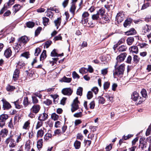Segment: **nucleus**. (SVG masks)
<instances>
[{
    "label": "nucleus",
    "mask_w": 151,
    "mask_h": 151,
    "mask_svg": "<svg viewBox=\"0 0 151 151\" xmlns=\"http://www.w3.org/2000/svg\"><path fill=\"white\" fill-rule=\"evenodd\" d=\"M29 41L28 37L24 36L21 37L18 39V42L16 47H17L19 49H21L22 47L26 44Z\"/></svg>",
    "instance_id": "f257e3e1"
},
{
    "label": "nucleus",
    "mask_w": 151,
    "mask_h": 151,
    "mask_svg": "<svg viewBox=\"0 0 151 151\" xmlns=\"http://www.w3.org/2000/svg\"><path fill=\"white\" fill-rule=\"evenodd\" d=\"M132 99L134 101H136L137 105L140 104L143 102L142 99L139 96L138 93L136 91L134 92L132 95Z\"/></svg>",
    "instance_id": "f03ea898"
},
{
    "label": "nucleus",
    "mask_w": 151,
    "mask_h": 151,
    "mask_svg": "<svg viewBox=\"0 0 151 151\" xmlns=\"http://www.w3.org/2000/svg\"><path fill=\"white\" fill-rule=\"evenodd\" d=\"M15 137L13 135H10V137L7 138L5 141V142L7 144L9 143V147H14L16 145V142L15 140Z\"/></svg>",
    "instance_id": "7ed1b4c3"
},
{
    "label": "nucleus",
    "mask_w": 151,
    "mask_h": 151,
    "mask_svg": "<svg viewBox=\"0 0 151 151\" xmlns=\"http://www.w3.org/2000/svg\"><path fill=\"white\" fill-rule=\"evenodd\" d=\"M124 64H122L119 66L116 70L115 71L113 75L114 76H118L121 74H123L124 70Z\"/></svg>",
    "instance_id": "20e7f679"
},
{
    "label": "nucleus",
    "mask_w": 151,
    "mask_h": 151,
    "mask_svg": "<svg viewBox=\"0 0 151 151\" xmlns=\"http://www.w3.org/2000/svg\"><path fill=\"white\" fill-rule=\"evenodd\" d=\"M127 56V54L125 52H124L119 55L116 58V64L115 66L116 68L120 63L123 62Z\"/></svg>",
    "instance_id": "39448f33"
},
{
    "label": "nucleus",
    "mask_w": 151,
    "mask_h": 151,
    "mask_svg": "<svg viewBox=\"0 0 151 151\" xmlns=\"http://www.w3.org/2000/svg\"><path fill=\"white\" fill-rule=\"evenodd\" d=\"M79 102L78 100V97H76L73 100L71 104V111L72 112H74L79 108L78 104Z\"/></svg>",
    "instance_id": "423d86ee"
},
{
    "label": "nucleus",
    "mask_w": 151,
    "mask_h": 151,
    "mask_svg": "<svg viewBox=\"0 0 151 151\" xmlns=\"http://www.w3.org/2000/svg\"><path fill=\"white\" fill-rule=\"evenodd\" d=\"M9 116L6 114H2L0 116V127H2L5 124L6 120L8 118Z\"/></svg>",
    "instance_id": "0eeeda50"
},
{
    "label": "nucleus",
    "mask_w": 151,
    "mask_h": 151,
    "mask_svg": "<svg viewBox=\"0 0 151 151\" xmlns=\"http://www.w3.org/2000/svg\"><path fill=\"white\" fill-rule=\"evenodd\" d=\"M73 92V90L70 88H64L62 90V93L63 94L68 96H70Z\"/></svg>",
    "instance_id": "6e6552de"
},
{
    "label": "nucleus",
    "mask_w": 151,
    "mask_h": 151,
    "mask_svg": "<svg viewBox=\"0 0 151 151\" xmlns=\"http://www.w3.org/2000/svg\"><path fill=\"white\" fill-rule=\"evenodd\" d=\"M40 106L38 104H34L31 109V112L33 113L36 114L40 110Z\"/></svg>",
    "instance_id": "1a4fd4ad"
},
{
    "label": "nucleus",
    "mask_w": 151,
    "mask_h": 151,
    "mask_svg": "<svg viewBox=\"0 0 151 151\" xmlns=\"http://www.w3.org/2000/svg\"><path fill=\"white\" fill-rule=\"evenodd\" d=\"M1 101L3 103V109L4 110H8L11 107V106L10 104L5 100L3 99Z\"/></svg>",
    "instance_id": "9d476101"
},
{
    "label": "nucleus",
    "mask_w": 151,
    "mask_h": 151,
    "mask_svg": "<svg viewBox=\"0 0 151 151\" xmlns=\"http://www.w3.org/2000/svg\"><path fill=\"white\" fill-rule=\"evenodd\" d=\"M48 117V115L45 113L41 114L39 115L38 119L39 121L43 122L46 120Z\"/></svg>",
    "instance_id": "9b49d317"
},
{
    "label": "nucleus",
    "mask_w": 151,
    "mask_h": 151,
    "mask_svg": "<svg viewBox=\"0 0 151 151\" xmlns=\"http://www.w3.org/2000/svg\"><path fill=\"white\" fill-rule=\"evenodd\" d=\"M116 19L118 22L120 23L124 20V15L122 13L119 12L117 14Z\"/></svg>",
    "instance_id": "f8f14e48"
},
{
    "label": "nucleus",
    "mask_w": 151,
    "mask_h": 151,
    "mask_svg": "<svg viewBox=\"0 0 151 151\" xmlns=\"http://www.w3.org/2000/svg\"><path fill=\"white\" fill-rule=\"evenodd\" d=\"M16 116L14 118V121L13 122L12 119H11L8 123V127L11 129H14L16 123V121L17 120Z\"/></svg>",
    "instance_id": "ddd939ff"
},
{
    "label": "nucleus",
    "mask_w": 151,
    "mask_h": 151,
    "mask_svg": "<svg viewBox=\"0 0 151 151\" xmlns=\"http://www.w3.org/2000/svg\"><path fill=\"white\" fill-rule=\"evenodd\" d=\"M151 29V27L147 24L144 26L142 27V32L143 34H144L145 33L149 32Z\"/></svg>",
    "instance_id": "4468645a"
},
{
    "label": "nucleus",
    "mask_w": 151,
    "mask_h": 151,
    "mask_svg": "<svg viewBox=\"0 0 151 151\" xmlns=\"http://www.w3.org/2000/svg\"><path fill=\"white\" fill-rule=\"evenodd\" d=\"M19 74V70L18 69H16L14 71L13 77V80L16 81L18 79Z\"/></svg>",
    "instance_id": "2eb2a0df"
},
{
    "label": "nucleus",
    "mask_w": 151,
    "mask_h": 151,
    "mask_svg": "<svg viewBox=\"0 0 151 151\" xmlns=\"http://www.w3.org/2000/svg\"><path fill=\"white\" fill-rule=\"evenodd\" d=\"M132 22V19L131 18H128L125 20L124 24V26L125 27H129Z\"/></svg>",
    "instance_id": "dca6fc26"
},
{
    "label": "nucleus",
    "mask_w": 151,
    "mask_h": 151,
    "mask_svg": "<svg viewBox=\"0 0 151 151\" xmlns=\"http://www.w3.org/2000/svg\"><path fill=\"white\" fill-rule=\"evenodd\" d=\"M8 133V130L6 129H2L0 132V135L2 137L6 136Z\"/></svg>",
    "instance_id": "f3484780"
},
{
    "label": "nucleus",
    "mask_w": 151,
    "mask_h": 151,
    "mask_svg": "<svg viewBox=\"0 0 151 151\" xmlns=\"http://www.w3.org/2000/svg\"><path fill=\"white\" fill-rule=\"evenodd\" d=\"M12 52L10 48L7 49L4 52V55L7 58L9 57L11 55Z\"/></svg>",
    "instance_id": "a211bd4d"
},
{
    "label": "nucleus",
    "mask_w": 151,
    "mask_h": 151,
    "mask_svg": "<svg viewBox=\"0 0 151 151\" xmlns=\"http://www.w3.org/2000/svg\"><path fill=\"white\" fill-rule=\"evenodd\" d=\"M61 21V18L60 17L58 18L57 19L54 21V23L55 26L56 27L57 29H58L59 26H60Z\"/></svg>",
    "instance_id": "6ab92c4d"
},
{
    "label": "nucleus",
    "mask_w": 151,
    "mask_h": 151,
    "mask_svg": "<svg viewBox=\"0 0 151 151\" xmlns=\"http://www.w3.org/2000/svg\"><path fill=\"white\" fill-rule=\"evenodd\" d=\"M30 104V102L29 101L27 97H24V99L23 102V104L24 107H27Z\"/></svg>",
    "instance_id": "aec40b11"
},
{
    "label": "nucleus",
    "mask_w": 151,
    "mask_h": 151,
    "mask_svg": "<svg viewBox=\"0 0 151 151\" xmlns=\"http://www.w3.org/2000/svg\"><path fill=\"white\" fill-rule=\"evenodd\" d=\"M21 8V6L19 4H16L14 5L13 7V10L14 13H16L17 12L19 11Z\"/></svg>",
    "instance_id": "412c9836"
},
{
    "label": "nucleus",
    "mask_w": 151,
    "mask_h": 151,
    "mask_svg": "<svg viewBox=\"0 0 151 151\" xmlns=\"http://www.w3.org/2000/svg\"><path fill=\"white\" fill-rule=\"evenodd\" d=\"M46 51L44 50L43 51L42 53L40 55V60L42 61L44 60L46 57Z\"/></svg>",
    "instance_id": "4be33fe9"
},
{
    "label": "nucleus",
    "mask_w": 151,
    "mask_h": 151,
    "mask_svg": "<svg viewBox=\"0 0 151 151\" xmlns=\"http://www.w3.org/2000/svg\"><path fill=\"white\" fill-rule=\"evenodd\" d=\"M136 33V31L133 28H131L129 31L126 32V35H133Z\"/></svg>",
    "instance_id": "5701e85b"
},
{
    "label": "nucleus",
    "mask_w": 151,
    "mask_h": 151,
    "mask_svg": "<svg viewBox=\"0 0 151 151\" xmlns=\"http://www.w3.org/2000/svg\"><path fill=\"white\" fill-rule=\"evenodd\" d=\"M21 102L19 101V100H18L14 102L15 107L18 109H21L23 107V106L20 104Z\"/></svg>",
    "instance_id": "b1692460"
},
{
    "label": "nucleus",
    "mask_w": 151,
    "mask_h": 151,
    "mask_svg": "<svg viewBox=\"0 0 151 151\" xmlns=\"http://www.w3.org/2000/svg\"><path fill=\"white\" fill-rule=\"evenodd\" d=\"M76 6L75 4H72L70 8V12L72 14L73 16L75 14V12L76 9Z\"/></svg>",
    "instance_id": "393cba45"
},
{
    "label": "nucleus",
    "mask_w": 151,
    "mask_h": 151,
    "mask_svg": "<svg viewBox=\"0 0 151 151\" xmlns=\"http://www.w3.org/2000/svg\"><path fill=\"white\" fill-rule=\"evenodd\" d=\"M129 49L133 53L137 54L138 52V48L136 46H132Z\"/></svg>",
    "instance_id": "a878e982"
},
{
    "label": "nucleus",
    "mask_w": 151,
    "mask_h": 151,
    "mask_svg": "<svg viewBox=\"0 0 151 151\" xmlns=\"http://www.w3.org/2000/svg\"><path fill=\"white\" fill-rule=\"evenodd\" d=\"M52 135L51 134V131L49 130L47 133L44 136V139L45 140H47L50 138H51Z\"/></svg>",
    "instance_id": "bb28decb"
},
{
    "label": "nucleus",
    "mask_w": 151,
    "mask_h": 151,
    "mask_svg": "<svg viewBox=\"0 0 151 151\" xmlns=\"http://www.w3.org/2000/svg\"><path fill=\"white\" fill-rule=\"evenodd\" d=\"M44 128H43V129H41L37 131V137H42L43 136L44 134Z\"/></svg>",
    "instance_id": "cd10ccee"
},
{
    "label": "nucleus",
    "mask_w": 151,
    "mask_h": 151,
    "mask_svg": "<svg viewBox=\"0 0 151 151\" xmlns=\"http://www.w3.org/2000/svg\"><path fill=\"white\" fill-rule=\"evenodd\" d=\"M43 144V140L40 139L38 140L37 142V147L38 149L41 148Z\"/></svg>",
    "instance_id": "c85d7f7f"
},
{
    "label": "nucleus",
    "mask_w": 151,
    "mask_h": 151,
    "mask_svg": "<svg viewBox=\"0 0 151 151\" xmlns=\"http://www.w3.org/2000/svg\"><path fill=\"white\" fill-rule=\"evenodd\" d=\"M127 48V47L126 45H122L119 47L117 50L119 52H122L125 51Z\"/></svg>",
    "instance_id": "c756f323"
},
{
    "label": "nucleus",
    "mask_w": 151,
    "mask_h": 151,
    "mask_svg": "<svg viewBox=\"0 0 151 151\" xmlns=\"http://www.w3.org/2000/svg\"><path fill=\"white\" fill-rule=\"evenodd\" d=\"M30 122L29 121H28L25 122L23 127V128L25 129H28L29 127V125Z\"/></svg>",
    "instance_id": "7c9ffc66"
},
{
    "label": "nucleus",
    "mask_w": 151,
    "mask_h": 151,
    "mask_svg": "<svg viewBox=\"0 0 151 151\" xmlns=\"http://www.w3.org/2000/svg\"><path fill=\"white\" fill-rule=\"evenodd\" d=\"M45 13L46 14V15L50 18H52L54 15V14L52 12L49 11L47 9V11L45 12Z\"/></svg>",
    "instance_id": "2f4dec72"
},
{
    "label": "nucleus",
    "mask_w": 151,
    "mask_h": 151,
    "mask_svg": "<svg viewBox=\"0 0 151 151\" xmlns=\"http://www.w3.org/2000/svg\"><path fill=\"white\" fill-rule=\"evenodd\" d=\"M97 12L99 15H100L101 17V16H103L104 15L105 12V10L104 8H102L98 11Z\"/></svg>",
    "instance_id": "473e14b6"
},
{
    "label": "nucleus",
    "mask_w": 151,
    "mask_h": 151,
    "mask_svg": "<svg viewBox=\"0 0 151 151\" xmlns=\"http://www.w3.org/2000/svg\"><path fill=\"white\" fill-rule=\"evenodd\" d=\"M81 143L80 142L76 140L75 142L74 146L76 149H79L81 147Z\"/></svg>",
    "instance_id": "72a5a7b5"
},
{
    "label": "nucleus",
    "mask_w": 151,
    "mask_h": 151,
    "mask_svg": "<svg viewBox=\"0 0 151 151\" xmlns=\"http://www.w3.org/2000/svg\"><path fill=\"white\" fill-rule=\"evenodd\" d=\"M134 41V38L133 37H130L127 38V44L129 45H131Z\"/></svg>",
    "instance_id": "f704fd0d"
},
{
    "label": "nucleus",
    "mask_w": 151,
    "mask_h": 151,
    "mask_svg": "<svg viewBox=\"0 0 151 151\" xmlns=\"http://www.w3.org/2000/svg\"><path fill=\"white\" fill-rule=\"evenodd\" d=\"M43 23L45 26H47L48 25L49 19L45 17H43Z\"/></svg>",
    "instance_id": "c9c22d12"
},
{
    "label": "nucleus",
    "mask_w": 151,
    "mask_h": 151,
    "mask_svg": "<svg viewBox=\"0 0 151 151\" xmlns=\"http://www.w3.org/2000/svg\"><path fill=\"white\" fill-rule=\"evenodd\" d=\"M81 111L79 112H77L74 114L73 115L74 116L77 118L82 117L83 116L82 112L83 111L82 109H81Z\"/></svg>",
    "instance_id": "e433bc0d"
},
{
    "label": "nucleus",
    "mask_w": 151,
    "mask_h": 151,
    "mask_svg": "<svg viewBox=\"0 0 151 151\" xmlns=\"http://www.w3.org/2000/svg\"><path fill=\"white\" fill-rule=\"evenodd\" d=\"M141 139H140V144L139 145V147L141 148L142 150H143L146 147V145L145 143H143V141H142L140 140Z\"/></svg>",
    "instance_id": "4c0bfd02"
},
{
    "label": "nucleus",
    "mask_w": 151,
    "mask_h": 151,
    "mask_svg": "<svg viewBox=\"0 0 151 151\" xmlns=\"http://www.w3.org/2000/svg\"><path fill=\"white\" fill-rule=\"evenodd\" d=\"M62 80L63 81L65 82L70 83L71 81L72 78H67L64 76L62 78Z\"/></svg>",
    "instance_id": "58836bf2"
},
{
    "label": "nucleus",
    "mask_w": 151,
    "mask_h": 151,
    "mask_svg": "<svg viewBox=\"0 0 151 151\" xmlns=\"http://www.w3.org/2000/svg\"><path fill=\"white\" fill-rule=\"evenodd\" d=\"M141 93L142 94V96L146 99L147 98V93L145 89H142V91L141 92Z\"/></svg>",
    "instance_id": "ea45409f"
},
{
    "label": "nucleus",
    "mask_w": 151,
    "mask_h": 151,
    "mask_svg": "<svg viewBox=\"0 0 151 151\" xmlns=\"http://www.w3.org/2000/svg\"><path fill=\"white\" fill-rule=\"evenodd\" d=\"M32 102L34 104H37L39 102L38 100L37 97L36 96H32Z\"/></svg>",
    "instance_id": "a19ab883"
},
{
    "label": "nucleus",
    "mask_w": 151,
    "mask_h": 151,
    "mask_svg": "<svg viewBox=\"0 0 151 151\" xmlns=\"http://www.w3.org/2000/svg\"><path fill=\"white\" fill-rule=\"evenodd\" d=\"M59 116L55 113H53L51 115V118L54 121L57 120Z\"/></svg>",
    "instance_id": "79ce46f5"
},
{
    "label": "nucleus",
    "mask_w": 151,
    "mask_h": 151,
    "mask_svg": "<svg viewBox=\"0 0 151 151\" xmlns=\"http://www.w3.org/2000/svg\"><path fill=\"white\" fill-rule=\"evenodd\" d=\"M92 19L93 20H97L99 18V15L97 12L96 14H93L92 16Z\"/></svg>",
    "instance_id": "37998d69"
},
{
    "label": "nucleus",
    "mask_w": 151,
    "mask_h": 151,
    "mask_svg": "<svg viewBox=\"0 0 151 151\" xmlns=\"http://www.w3.org/2000/svg\"><path fill=\"white\" fill-rule=\"evenodd\" d=\"M83 88L81 87H79L77 89L76 93L77 95L81 96L82 94Z\"/></svg>",
    "instance_id": "c03bdc74"
},
{
    "label": "nucleus",
    "mask_w": 151,
    "mask_h": 151,
    "mask_svg": "<svg viewBox=\"0 0 151 151\" xmlns=\"http://www.w3.org/2000/svg\"><path fill=\"white\" fill-rule=\"evenodd\" d=\"M41 49L39 47L37 48L35 50V56H38L41 52Z\"/></svg>",
    "instance_id": "a18cd8bd"
},
{
    "label": "nucleus",
    "mask_w": 151,
    "mask_h": 151,
    "mask_svg": "<svg viewBox=\"0 0 151 151\" xmlns=\"http://www.w3.org/2000/svg\"><path fill=\"white\" fill-rule=\"evenodd\" d=\"M43 123L42 121H38L36 127V129H37L42 126Z\"/></svg>",
    "instance_id": "49530a36"
},
{
    "label": "nucleus",
    "mask_w": 151,
    "mask_h": 151,
    "mask_svg": "<svg viewBox=\"0 0 151 151\" xmlns=\"http://www.w3.org/2000/svg\"><path fill=\"white\" fill-rule=\"evenodd\" d=\"M42 30V28L41 27H38L37 29L35 30V36H37L40 33Z\"/></svg>",
    "instance_id": "de8ad7c7"
},
{
    "label": "nucleus",
    "mask_w": 151,
    "mask_h": 151,
    "mask_svg": "<svg viewBox=\"0 0 151 151\" xmlns=\"http://www.w3.org/2000/svg\"><path fill=\"white\" fill-rule=\"evenodd\" d=\"M15 89V88L14 87L10 85H8L6 88V89L8 91H12L14 90Z\"/></svg>",
    "instance_id": "09e8293b"
},
{
    "label": "nucleus",
    "mask_w": 151,
    "mask_h": 151,
    "mask_svg": "<svg viewBox=\"0 0 151 151\" xmlns=\"http://www.w3.org/2000/svg\"><path fill=\"white\" fill-rule=\"evenodd\" d=\"M140 60V58L137 55H134L133 57V60L135 63H137Z\"/></svg>",
    "instance_id": "8fccbe9b"
},
{
    "label": "nucleus",
    "mask_w": 151,
    "mask_h": 151,
    "mask_svg": "<svg viewBox=\"0 0 151 151\" xmlns=\"http://www.w3.org/2000/svg\"><path fill=\"white\" fill-rule=\"evenodd\" d=\"M86 68H82L79 70V73L82 74L86 73Z\"/></svg>",
    "instance_id": "3c124183"
},
{
    "label": "nucleus",
    "mask_w": 151,
    "mask_h": 151,
    "mask_svg": "<svg viewBox=\"0 0 151 151\" xmlns=\"http://www.w3.org/2000/svg\"><path fill=\"white\" fill-rule=\"evenodd\" d=\"M83 136L81 133H78L76 136V138L77 139H80L82 140L83 139Z\"/></svg>",
    "instance_id": "603ef678"
},
{
    "label": "nucleus",
    "mask_w": 151,
    "mask_h": 151,
    "mask_svg": "<svg viewBox=\"0 0 151 151\" xmlns=\"http://www.w3.org/2000/svg\"><path fill=\"white\" fill-rule=\"evenodd\" d=\"M34 26V23L32 22H28L27 23V26L29 28H32Z\"/></svg>",
    "instance_id": "864d4df0"
},
{
    "label": "nucleus",
    "mask_w": 151,
    "mask_h": 151,
    "mask_svg": "<svg viewBox=\"0 0 151 151\" xmlns=\"http://www.w3.org/2000/svg\"><path fill=\"white\" fill-rule=\"evenodd\" d=\"M25 65V64L23 61H20L18 63L17 66L20 68H22L23 66Z\"/></svg>",
    "instance_id": "5fc2aeb1"
},
{
    "label": "nucleus",
    "mask_w": 151,
    "mask_h": 151,
    "mask_svg": "<svg viewBox=\"0 0 151 151\" xmlns=\"http://www.w3.org/2000/svg\"><path fill=\"white\" fill-rule=\"evenodd\" d=\"M133 136V135L132 134H128V135L126 136L124 135L123 136V139H124V140H127L129 139L131 137Z\"/></svg>",
    "instance_id": "6e6d98bb"
},
{
    "label": "nucleus",
    "mask_w": 151,
    "mask_h": 151,
    "mask_svg": "<svg viewBox=\"0 0 151 151\" xmlns=\"http://www.w3.org/2000/svg\"><path fill=\"white\" fill-rule=\"evenodd\" d=\"M98 99H99V103L101 104H104V103L105 100L104 98L101 96H99L98 97Z\"/></svg>",
    "instance_id": "4d7b16f0"
},
{
    "label": "nucleus",
    "mask_w": 151,
    "mask_h": 151,
    "mask_svg": "<svg viewBox=\"0 0 151 151\" xmlns=\"http://www.w3.org/2000/svg\"><path fill=\"white\" fill-rule=\"evenodd\" d=\"M72 76L74 78H80L79 75L75 71L73 72L72 73Z\"/></svg>",
    "instance_id": "13d9d810"
},
{
    "label": "nucleus",
    "mask_w": 151,
    "mask_h": 151,
    "mask_svg": "<svg viewBox=\"0 0 151 151\" xmlns=\"http://www.w3.org/2000/svg\"><path fill=\"white\" fill-rule=\"evenodd\" d=\"M110 86V83L108 82H105L104 84V87L105 89H108Z\"/></svg>",
    "instance_id": "bf43d9fd"
},
{
    "label": "nucleus",
    "mask_w": 151,
    "mask_h": 151,
    "mask_svg": "<svg viewBox=\"0 0 151 151\" xmlns=\"http://www.w3.org/2000/svg\"><path fill=\"white\" fill-rule=\"evenodd\" d=\"M62 39V37L61 34H59L58 36L55 37L54 38V40L55 41H57L58 40H61Z\"/></svg>",
    "instance_id": "052dcab7"
},
{
    "label": "nucleus",
    "mask_w": 151,
    "mask_h": 151,
    "mask_svg": "<svg viewBox=\"0 0 151 151\" xmlns=\"http://www.w3.org/2000/svg\"><path fill=\"white\" fill-rule=\"evenodd\" d=\"M88 99H91L93 97V93L91 91H89L87 95Z\"/></svg>",
    "instance_id": "680f3d73"
},
{
    "label": "nucleus",
    "mask_w": 151,
    "mask_h": 151,
    "mask_svg": "<svg viewBox=\"0 0 151 151\" xmlns=\"http://www.w3.org/2000/svg\"><path fill=\"white\" fill-rule=\"evenodd\" d=\"M150 4L149 3H147L145 4H144L142 6L141 9H144L147 8V7L150 6Z\"/></svg>",
    "instance_id": "e2e57ef3"
},
{
    "label": "nucleus",
    "mask_w": 151,
    "mask_h": 151,
    "mask_svg": "<svg viewBox=\"0 0 151 151\" xmlns=\"http://www.w3.org/2000/svg\"><path fill=\"white\" fill-rule=\"evenodd\" d=\"M90 106L89 107L90 109H93L94 108L95 106V102L94 101H92L90 103Z\"/></svg>",
    "instance_id": "0e129e2a"
},
{
    "label": "nucleus",
    "mask_w": 151,
    "mask_h": 151,
    "mask_svg": "<svg viewBox=\"0 0 151 151\" xmlns=\"http://www.w3.org/2000/svg\"><path fill=\"white\" fill-rule=\"evenodd\" d=\"M89 14L88 12H84L82 14V17L83 18H87L89 16Z\"/></svg>",
    "instance_id": "69168bd1"
},
{
    "label": "nucleus",
    "mask_w": 151,
    "mask_h": 151,
    "mask_svg": "<svg viewBox=\"0 0 151 151\" xmlns=\"http://www.w3.org/2000/svg\"><path fill=\"white\" fill-rule=\"evenodd\" d=\"M44 103L47 105H50L52 103V101L49 99H47L44 101Z\"/></svg>",
    "instance_id": "338daca9"
},
{
    "label": "nucleus",
    "mask_w": 151,
    "mask_h": 151,
    "mask_svg": "<svg viewBox=\"0 0 151 151\" xmlns=\"http://www.w3.org/2000/svg\"><path fill=\"white\" fill-rule=\"evenodd\" d=\"M51 55L53 57L57 56H58V54L56 52L55 49H54L51 52Z\"/></svg>",
    "instance_id": "774afa93"
}]
</instances>
